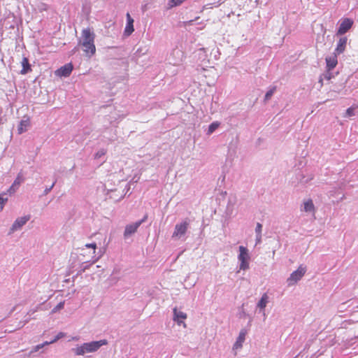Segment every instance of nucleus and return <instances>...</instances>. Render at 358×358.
Wrapping results in <instances>:
<instances>
[{"label": "nucleus", "mask_w": 358, "mask_h": 358, "mask_svg": "<svg viewBox=\"0 0 358 358\" xmlns=\"http://www.w3.org/2000/svg\"><path fill=\"white\" fill-rule=\"evenodd\" d=\"M186 0H169V8H171L178 6H180Z\"/></svg>", "instance_id": "nucleus-19"}, {"label": "nucleus", "mask_w": 358, "mask_h": 358, "mask_svg": "<svg viewBox=\"0 0 358 358\" xmlns=\"http://www.w3.org/2000/svg\"><path fill=\"white\" fill-rule=\"evenodd\" d=\"M73 69V65L69 63L56 70L55 74L59 77H68L71 73Z\"/></svg>", "instance_id": "nucleus-7"}, {"label": "nucleus", "mask_w": 358, "mask_h": 358, "mask_svg": "<svg viewBox=\"0 0 358 358\" xmlns=\"http://www.w3.org/2000/svg\"><path fill=\"white\" fill-rule=\"evenodd\" d=\"M24 180V178L21 173H19L15 178L14 181V185H16V188H18V187L20 185L21 182H22Z\"/></svg>", "instance_id": "nucleus-21"}, {"label": "nucleus", "mask_w": 358, "mask_h": 358, "mask_svg": "<svg viewBox=\"0 0 358 358\" xmlns=\"http://www.w3.org/2000/svg\"><path fill=\"white\" fill-rule=\"evenodd\" d=\"M306 268L303 266H299L296 271L291 273L289 278L287 279L289 285H292L298 282L306 273Z\"/></svg>", "instance_id": "nucleus-4"}, {"label": "nucleus", "mask_w": 358, "mask_h": 358, "mask_svg": "<svg viewBox=\"0 0 358 358\" xmlns=\"http://www.w3.org/2000/svg\"><path fill=\"white\" fill-rule=\"evenodd\" d=\"M262 229V225L260 223H257V227H256V232L257 234H261Z\"/></svg>", "instance_id": "nucleus-28"}, {"label": "nucleus", "mask_w": 358, "mask_h": 358, "mask_svg": "<svg viewBox=\"0 0 358 358\" xmlns=\"http://www.w3.org/2000/svg\"><path fill=\"white\" fill-rule=\"evenodd\" d=\"M188 226L189 222L187 220L176 224L173 234V237L180 238L182 236L185 235L187 232Z\"/></svg>", "instance_id": "nucleus-5"}, {"label": "nucleus", "mask_w": 358, "mask_h": 358, "mask_svg": "<svg viewBox=\"0 0 358 358\" xmlns=\"http://www.w3.org/2000/svg\"><path fill=\"white\" fill-rule=\"evenodd\" d=\"M268 297L267 294H264L262 295L260 301L258 303V305H257L258 307H259L262 309H264L268 303Z\"/></svg>", "instance_id": "nucleus-18"}, {"label": "nucleus", "mask_w": 358, "mask_h": 358, "mask_svg": "<svg viewBox=\"0 0 358 358\" xmlns=\"http://www.w3.org/2000/svg\"><path fill=\"white\" fill-rule=\"evenodd\" d=\"M94 38L95 34L90 28L84 29L82 31V41L79 43L87 57H91L96 52Z\"/></svg>", "instance_id": "nucleus-1"}, {"label": "nucleus", "mask_w": 358, "mask_h": 358, "mask_svg": "<svg viewBox=\"0 0 358 358\" xmlns=\"http://www.w3.org/2000/svg\"><path fill=\"white\" fill-rule=\"evenodd\" d=\"M333 77L332 73L331 71H328L327 70V72L323 75V78L327 80H329Z\"/></svg>", "instance_id": "nucleus-26"}, {"label": "nucleus", "mask_w": 358, "mask_h": 358, "mask_svg": "<svg viewBox=\"0 0 358 358\" xmlns=\"http://www.w3.org/2000/svg\"><path fill=\"white\" fill-rule=\"evenodd\" d=\"M17 189V188H16V185H14V183H13L8 191L10 193H12L14 192Z\"/></svg>", "instance_id": "nucleus-30"}, {"label": "nucleus", "mask_w": 358, "mask_h": 358, "mask_svg": "<svg viewBox=\"0 0 358 358\" xmlns=\"http://www.w3.org/2000/svg\"><path fill=\"white\" fill-rule=\"evenodd\" d=\"M336 53L326 57V69L328 71H331L338 64V59Z\"/></svg>", "instance_id": "nucleus-10"}, {"label": "nucleus", "mask_w": 358, "mask_h": 358, "mask_svg": "<svg viewBox=\"0 0 358 358\" xmlns=\"http://www.w3.org/2000/svg\"><path fill=\"white\" fill-rule=\"evenodd\" d=\"M276 90V87H273L272 88H271L266 94L265 95V100L267 101L268 99H271V97L272 96V95L273 94V93L275 92Z\"/></svg>", "instance_id": "nucleus-23"}, {"label": "nucleus", "mask_w": 358, "mask_h": 358, "mask_svg": "<svg viewBox=\"0 0 358 358\" xmlns=\"http://www.w3.org/2000/svg\"><path fill=\"white\" fill-rule=\"evenodd\" d=\"M64 306V301L59 303L51 311L52 313H55L60 310L63 309Z\"/></svg>", "instance_id": "nucleus-22"}, {"label": "nucleus", "mask_w": 358, "mask_h": 358, "mask_svg": "<svg viewBox=\"0 0 358 358\" xmlns=\"http://www.w3.org/2000/svg\"><path fill=\"white\" fill-rule=\"evenodd\" d=\"M65 334L62 332H59L56 336L55 338L52 340L51 341H50V343H53L55 342H56L57 341H58L59 339L64 337Z\"/></svg>", "instance_id": "nucleus-24"}, {"label": "nucleus", "mask_w": 358, "mask_h": 358, "mask_svg": "<svg viewBox=\"0 0 358 358\" xmlns=\"http://www.w3.org/2000/svg\"><path fill=\"white\" fill-rule=\"evenodd\" d=\"M85 246L87 248H93L94 251H95V250L96 248V243H87V244L85 245Z\"/></svg>", "instance_id": "nucleus-29"}, {"label": "nucleus", "mask_w": 358, "mask_h": 358, "mask_svg": "<svg viewBox=\"0 0 358 358\" xmlns=\"http://www.w3.org/2000/svg\"><path fill=\"white\" fill-rule=\"evenodd\" d=\"M355 115V108L352 107H350L347 109L346 110V115L348 117L353 116Z\"/></svg>", "instance_id": "nucleus-25"}, {"label": "nucleus", "mask_w": 358, "mask_h": 358, "mask_svg": "<svg viewBox=\"0 0 358 358\" xmlns=\"http://www.w3.org/2000/svg\"><path fill=\"white\" fill-rule=\"evenodd\" d=\"M239 252L238 260L241 262L240 269L243 271L247 270L249 268L250 259L248 249L241 245L239 247Z\"/></svg>", "instance_id": "nucleus-3"}, {"label": "nucleus", "mask_w": 358, "mask_h": 358, "mask_svg": "<svg viewBox=\"0 0 358 358\" xmlns=\"http://www.w3.org/2000/svg\"><path fill=\"white\" fill-rule=\"evenodd\" d=\"M187 314L184 312L178 310L176 308H173V320L177 322L178 325L182 324L183 327H187V324L184 322L187 319Z\"/></svg>", "instance_id": "nucleus-9"}, {"label": "nucleus", "mask_w": 358, "mask_h": 358, "mask_svg": "<svg viewBox=\"0 0 358 358\" xmlns=\"http://www.w3.org/2000/svg\"><path fill=\"white\" fill-rule=\"evenodd\" d=\"M29 219H30L29 215L24 216V217L17 219L12 226V230L14 231V230H17V229H20L24 224H25Z\"/></svg>", "instance_id": "nucleus-13"}, {"label": "nucleus", "mask_w": 358, "mask_h": 358, "mask_svg": "<svg viewBox=\"0 0 358 358\" xmlns=\"http://www.w3.org/2000/svg\"><path fill=\"white\" fill-rule=\"evenodd\" d=\"M30 126V120L29 117H27L25 120H22L20 121L18 127L17 131L19 134H22L23 132L27 130V128Z\"/></svg>", "instance_id": "nucleus-14"}, {"label": "nucleus", "mask_w": 358, "mask_h": 358, "mask_svg": "<svg viewBox=\"0 0 358 358\" xmlns=\"http://www.w3.org/2000/svg\"><path fill=\"white\" fill-rule=\"evenodd\" d=\"M353 25V20L350 18H344L340 24L337 31V35H343L348 31Z\"/></svg>", "instance_id": "nucleus-6"}, {"label": "nucleus", "mask_w": 358, "mask_h": 358, "mask_svg": "<svg viewBox=\"0 0 358 358\" xmlns=\"http://www.w3.org/2000/svg\"><path fill=\"white\" fill-rule=\"evenodd\" d=\"M127 24L124 28V34L127 36H130L134 31V19L131 17L129 13L126 15Z\"/></svg>", "instance_id": "nucleus-11"}, {"label": "nucleus", "mask_w": 358, "mask_h": 358, "mask_svg": "<svg viewBox=\"0 0 358 358\" xmlns=\"http://www.w3.org/2000/svg\"><path fill=\"white\" fill-rule=\"evenodd\" d=\"M319 83L321 85H323V78L322 76L320 78Z\"/></svg>", "instance_id": "nucleus-32"}, {"label": "nucleus", "mask_w": 358, "mask_h": 358, "mask_svg": "<svg viewBox=\"0 0 358 358\" xmlns=\"http://www.w3.org/2000/svg\"><path fill=\"white\" fill-rule=\"evenodd\" d=\"M219 126H220V123L217 122H214L211 123L209 125L208 134H211L212 133H213L219 127Z\"/></svg>", "instance_id": "nucleus-20"}, {"label": "nucleus", "mask_w": 358, "mask_h": 358, "mask_svg": "<svg viewBox=\"0 0 358 358\" xmlns=\"http://www.w3.org/2000/svg\"><path fill=\"white\" fill-rule=\"evenodd\" d=\"M108 343L106 340H101L99 341H92L90 343H85L82 345L77 347L74 350L77 355H83L86 352H93L96 351L102 345Z\"/></svg>", "instance_id": "nucleus-2"}, {"label": "nucleus", "mask_w": 358, "mask_h": 358, "mask_svg": "<svg viewBox=\"0 0 358 358\" xmlns=\"http://www.w3.org/2000/svg\"><path fill=\"white\" fill-rule=\"evenodd\" d=\"M21 63L22 66V69L20 71L21 74H26L31 70L29 59L27 57H23Z\"/></svg>", "instance_id": "nucleus-16"}, {"label": "nucleus", "mask_w": 358, "mask_h": 358, "mask_svg": "<svg viewBox=\"0 0 358 358\" xmlns=\"http://www.w3.org/2000/svg\"><path fill=\"white\" fill-rule=\"evenodd\" d=\"M304 210L306 212H315V206L311 199L304 202Z\"/></svg>", "instance_id": "nucleus-17"}, {"label": "nucleus", "mask_w": 358, "mask_h": 358, "mask_svg": "<svg viewBox=\"0 0 358 358\" xmlns=\"http://www.w3.org/2000/svg\"><path fill=\"white\" fill-rule=\"evenodd\" d=\"M146 219H147V216L145 215L143 217V219H142L141 220L136 222L135 223L127 225L125 227L124 232V236H128L135 233L136 231V230L138 229V228L140 227V225L143 222H145Z\"/></svg>", "instance_id": "nucleus-8"}, {"label": "nucleus", "mask_w": 358, "mask_h": 358, "mask_svg": "<svg viewBox=\"0 0 358 358\" xmlns=\"http://www.w3.org/2000/svg\"><path fill=\"white\" fill-rule=\"evenodd\" d=\"M347 43L348 38L346 36L341 37L337 43V45L334 50V53H336V55H340L344 52L347 46Z\"/></svg>", "instance_id": "nucleus-12"}, {"label": "nucleus", "mask_w": 358, "mask_h": 358, "mask_svg": "<svg viewBox=\"0 0 358 358\" xmlns=\"http://www.w3.org/2000/svg\"><path fill=\"white\" fill-rule=\"evenodd\" d=\"M245 339V331H244L243 330L240 332L238 337L237 338V340L234 345V348L235 349L241 348L242 347L243 343L244 342Z\"/></svg>", "instance_id": "nucleus-15"}, {"label": "nucleus", "mask_w": 358, "mask_h": 358, "mask_svg": "<svg viewBox=\"0 0 358 358\" xmlns=\"http://www.w3.org/2000/svg\"><path fill=\"white\" fill-rule=\"evenodd\" d=\"M6 201L7 199H4L0 196V211L3 209Z\"/></svg>", "instance_id": "nucleus-27"}, {"label": "nucleus", "mask_w": 358, "mask_h": 358, "mask_svg": "<svg viewBox=\"0 0 358 358\" xmlns=\"http://www.w3.org/2000/svg\"><path fill=\"white\" fill-rule=\"evenodd\" d=\"M48 344H50V342L46 341L44 343L41 344V345H37L36 348H37V349H39V348L43 347L44 345H48Z\"/></svg>", "instance_id": "nucleus-31"}]
</instances>
